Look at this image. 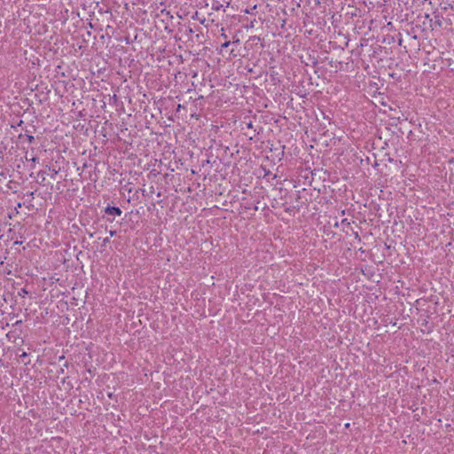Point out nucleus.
<instances>
[{
	"mask_svg": "<svg viewBox=\"0 0 454 454\" xmlns=\"http://www.w3.org/2000/svg\"><path fill=\"white\" fill-rule=\"evenodd\" d=\"M105 212L107 214V215H116V216H120L122 213V211L121 210L120 207H106V209H105Z\"/></svg>",
	"mask_w": 454,
	"mask_h": 454,
	"instance_id": "1",
	"label": "nucleus"
},
{
	"mask_svg": "<svg viewBox=\"0 0 454 454\" xmlns=\"http://www.w3.org/2000/svg\"><path fill=\"white\" fill-rule=\"evenodd\" d=\"M114 233H115L114 231H110V235H111V236H114Z\"/></svg>",
	"mask_w": 454,
	"mask_h": 454,
	"instance_id": "3",
	"label": "nucleus"
},
{
	"mask_svg": "<svg viewBox=\"0 0 454 454\" xmlns=\"http://www.w3.org/2000/svg\"><path fill=\"white\" fill-rule=\"evenodd\" d=\"M345 427H349V423H347V424L345 425Z\"/></svg>",
	"mask_w": 454,
	"mask_h": 454,
	"instance_id": "4",
	"label": "nucleus"
},
{
	"mask_svg": "<svg viewBox=\"0 0 454 454\" xmlns=\"http://www.w3.org/2000/svg\"><path fill=\"white\" fill-rule=\"evenodd\" d=\"M230 43H230V41H227V42H225V43L223 44V48H227V47L230 45Z\"/></svg>",
	"mask_w": 454,
	"mask_h": 454,
	"instance_id": "2",
	"label": "nucleus"
}]
</instances>
